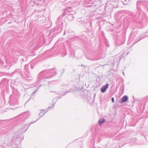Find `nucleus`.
<instances>
[{
  "label": "nucleus",
  "instance_id": "nucleus-1",
  "mask_svg": "<svg viewBox=\"0 0 148 148\" xmlns=\"http://www.w3.org/2000/svg\"><path fill=\"white\" fill-rule=\"evenodd\" d=\"M57 74V72L55 69H52L49 70H43L40 72L38 74V79L37 83V84L35 86H37L41 83H44L46 81V79H47L55 76Z\"/></svg>",
  "mask_w": 148,
  "mask_h": 148
},
{
  "label": "nucleus",
  "instance_id": "nucleus-2",
  "mask_svg": "<svg viewBox=\"0 0 148 148\" xmlns=\"http://www.w3.org/2000/svg\"><path fill=\"white\" fill-rule=\"evenodd\" d=\"M46 111L45 110H41V112L39 114V116H40V117L39 118L37 119L36 121H34L33 122H31L30 123V124H31L32 123H34V122L36 121L37 120H38L42 116H43L46 112H45Z\"/></svg>",
  "mask_w": 148,
  "mask_h": 148
},
{
  "label": "nucleus",
  "instance_id": "nucleus-3",
  "mask_svg": "<svg viewBox=\"0 0 148 148\" xmlns=\"http://www.w3.org/2000/svg\"><path fill=\"white\" fill-rule=\"evenodd\" d=\"M109 84H106L105 85H104L101 89V91L102 93L105 92L106 89L108 88Z\"/></svg>",
  "mask_w": 148,
  "mask_h": 148
},
{
  "label": "nucleus",
  "instance_id": "nucleus-4",
  "mask_svg": "<svg viewBox=\"0 0 148 148\" xmlns=\"http://www.w3.org/2000/svg\"><path fill=\"white\" fill-rule=\"evenodd\" d=\"M32 77V75L28 73L27 74H25V76L24 77V78L27 80H29L31 79Z\"/></svg>",
  "mask_w": 148,
  "mask_h": 148
},
{
  "label": "nucleus",
  "instance_id": "nucleus-5",
  "mask_svg": "<svg viewBox=\"0 0 148 148\" xmlns=\"http://www.w3.org/2000/svg\"><path fill=\"white\" fill-rule=\"evenodd\" d=\"M106 121V119L104 118L100 119L98 121L99 125L100 126Z\"/></svg>",
  "mask_w": 148,
  "mask_h": 148
},
{
  "label": "nucleus",
  "instance_id": "nucleus-6",
  "mask_svg": "<svg viewBox=\"0 0 148 148\" xmlns=\"http://www.w3.org/2000/svg\"><path fill=\"white\" fill-rule=\"evenodd\" d=\"M128 99V97L127 96L125 95L122 98L121 102L123 103L126 102Z\"/></svg>",
  "mask_w": 148,
  "mask_h": 148
},
{
  "label": "nucleus",
  "instance_id": "nucleus-7",
  "mask_svg": "<svg viewBox=\"0 0 148 148\" xmlns=\"http://www.w3.org/2000/svg\"><path fill=\"white\" fill-rule=\"evenodd\" d=\"M62 17L61 16H59L58 19H57V20L56 21V24H58L59 23H61V24L62 25V22H61V20H62V19H61V18H62Z\"/></svg>",
  "mask_w": 148,
  "mask_h": 148
},
{
  "label": "nucleus",
  "instance_id": "nucleus-8",
  "mask_svg": "<svg viewBox=\"0 0 148 148\" xmlns=\"http://www.w3.org/2000/svg\"><path fill=\"white\" fill-rule=\"evenodd\" d=\"M43 3V1L40 0H38L36 2H35V3L37 5H41Z\"/></svg>",
  "mask_w": 148,
  "mask_h": 148
},
{
  "label": "nucleus",
  "instance_id": "nucleus-9",
  "mask_svg": "<svg viewBox=\"0 0 148 148\" xmlns=\"http://www.w3.org/2000/svg\"><path fill=\"white\" fill-rule=\"evenodd\" d=\"M34 67V65L32 64L31 65V68L32 69H33Z\"/></svg>",
  "mask_w": 148,
  "mask_h": 148
},
{
  "label": "nucleus",
  "instance_id": "nucleus-10",
  "mask_svg": "<svg viewBox=\"0 0 148 148\" xmlns=\"http://www.w3.org/2000/svg\"><path fill=\"white\" fill-rule=\"evenodd\" d=\"M112 101L113 102H114V99L113 98H112Z\"/></svg>",
  "mask_w": 148,
  "mask_h": 148
},
{
  "label": "nucleus",
  "instance_id": "nucleus-11",
  "mask_svg": "<svg viewBox=\"0 0 148 148\" xmlns=\"http://www.w3.org/2000/svg\"><path fill=\"white\" fill-rule=\"evenodd\" d=\"M27 65H25V69H26L27 68Z\"/></svg>",
  "mask_w": 148,
  "mask_h": 148
},
{
  "label": "nucleus",
  "instance_id": "nucleus-12",
  "mask_svg": "<svg viewBox=\"0 0 148 148\" xmlns=\"http://www.w3.org/2000/svg\"><path fill=\"white\" fill-rule=\"evenodd\" d=\"M37 90H36L35 91H34V92H33V94H34V93H35L36 92V91Z\"/></svg>",
  "mask_w": 148,
  "mask_h": 148
},
{
  "label": "nucleus",
  "instance_id": "nucleus-13",
  "mask_svg": "<svg viewBox=\"0 0 148 148\" xmlns=\"http://www.w3.org/2000/svg\"><path fill=\"white\" fill-rule=\"evenodd\" d=\"M65 34V32H64V35Z\"/></svg>",
  "mask_w": 148,
  "mask_h": 148
},
{
  "label": "nucleus",
  "instance_id": "nucleus-14",
  "mask_svg": "<svg viewBox=\"0 0 148 148\" xmlns=\"http://www.w3.org/2000/svg\"><path fill=\"white\" fill-rule=\"evenodd\" d=\"M51 106H49V108H48V109H49V108H51Z\"/></svg>",
  "mask_w": 148,
  "mask_h": 148
},
{
  "label": "nucleus",
  "instance_id": "nucleus-15",
  "mask_svg": "<svg viewBox=\"0 0 148 148\" xmlns=\"http://www.w3.org/2000/svg\"><path fill=\"white\" fill-rule=\"evenodd\" d=\"M41 85H42V84H41V85H40V86H39V87Z\"/></svg>",
  "mask_w": 148,
  "mask_h": 148
},
{
  "label": "nucleus",
  "instance_id": "nucleus-16",
  "mask_svg": "<svg viewBox=\"0 0 148 148\" xmlns=\"http://www.w3.org/2000/svg\"><path fill=\"white\" fill-rule=\"evenodd\" d=\"M54 106V104L53 105V107Z\"/></svg>",
  "mask_w": 148,
  "mask_h": 148
}]
</instances>
